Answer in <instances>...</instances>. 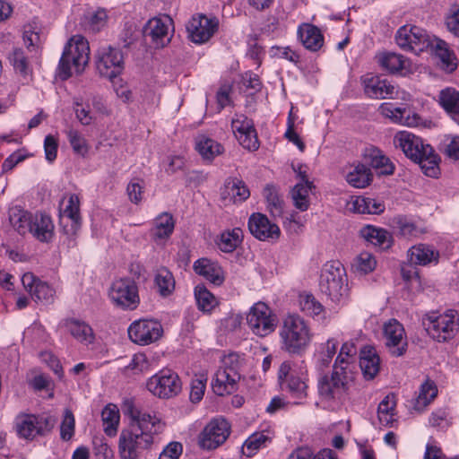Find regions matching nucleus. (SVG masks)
Returning <instances> with one entry per match:
<instances>
[{
  "instance_id": "nucleus-35",
  "label": "nucleus",
  "mask_w": 459,
  "mask_h": 459,
  "mask_svg": "<svg viewBox=\"0 0 459 459\" xmlns=\"http://www.w3.org/2000/svg\"><path fill=\"white\" fill-rule=\"evenodd\" d=\"M33 214L14 206L9 210V221L15 231L20 235H25L31 230L30 224Z\"/></svg>"
},
{
  "instance_id": "nucleus-54",
  "label": "nucleus",
  "mask_w": 459,
  "mask_h": 459,
  "mask_svg": "<svg viewBox=\"0 0 459 459\" xmlns=\"http://www.w3.org/2000/svg\"><path fill=\"white\" fill-rule=\"evenodd\" d=\"M66 134L73 151L84 157L89 152V145L84 136L78 130L73 128L69 129Z\"/></svg>"
},
{
  "instance_id": "nucleus-37",
  "label": "nucleus",
  "mask_w": 459,
  "mask_h": 459,
  "mask_svg": "<svg viewBox=\"0 0 459 459\" xmlns=\"http://www.w3.org/2000/svg\"><path fill=\"white\" fill-rule=\"evenodd\" d=\"M314 187L312 182L307 183H297L290 190V196L293 201L294 206L301 211L305 212L309 208V192Z\"/></svg>"
},
{
  "instance_id": "nucleus-39",
  "label": "nucleus",
  "mask_w": 459,
  "mask_h": 459,
  "mask_svg": "<svg viewBox=\"0 0 459 459\" xmlns=\"http://www.w3.org/2000/svg\"><path fill=\"white\" fill-rule=\"evenodd\" d=\"M394 221L399 234L405 238H419L426 232L420 223L405 216H398Z\"/></svg>"
},
{
  "instance_id": "nucleus-16",
  "label": "nucleus",
  "mask_w": 459,
  "mask_h": 459,
  "mask_svg": "<svg viewBox=\"0 0 459 459\" xmlns=\"http://www.w3.org/2000/svg\"><path fill=\"white\" fill-rule=\"evenodd\" d=\"M162 332L161 325L155 320H137L128 327L129 338L140 345H148L156 342L162 335Z\"/></svg>"
},
{
  "instance_id": "nucleus-21",
  "label": "nucleus",
  "mask_w": 459,
  "mask_h": 459,
  "mask_svg": "<svg viewBox=\"0 0 459 459\" xmlns=\"http://www.w3.org/2000/svg\"><path fill=\"white\" fill-rule=\"evenodd\" d=\"M171 20L169 17L152 18L144 27L143 33L156 48H162L170 41L169 33Z\"/></svg>"
},
{
  "instance_id": "nucleus-5",
  "label": "nucleus",
  "mask_w": 459,
  "mask_h": 459,
  "mask_svg": "<svg viewBox=\"0 0 459 459\" xmlns=\"http://www.w3.org/2000/svg\"><path fill=\"white\" fill-rule=\"evenodd\" d=\"M90 47L81 35L73 36L65 47L58 65V76L68 79L73 73L81 74L88 65Z\"/></svg>"
},
{
  "instance_id": "nucleus-7",
  "label": "nucleus",
  "mask_w": 459,
  "mask_h": 459,
  "mask_svg": "<svg viewBox=\"0 0 459 459\" xmlns=\"http://www.w3.org/2000/svg\"><path fill=\"white\" fill-rule=\"evenodd\" d=\"M146 388L154 396L169 399L181 392L182 382L176 372L170 369H162L147 380Z\"/></svg>"
},
{
  "instance_id": "nucleus-52",
  "label": "nucleus",
  "mask_w": 459,
  "mask_h": 459,
  "mask_svg": "<svg viewBox=\"0 0 459 459\" xmlns=\"http://www.w3.org/2000/svg\"><path fill=\"white\" fill-rule=\"evenodd\" d=\"M8 58L14 70L22 76H27L30 73L28 57L22 48H14Z\"/></svg>"
},
{
  "instance_id": "nucleus-38",
  "label": "nucleus",
  "mask_w": 459,
  "mask_h": 459,
  "mask_svg": "<svg viewBox=\"0 0 459 459\" xmlns=\"http://www.w3.org/2000/svg\"><path fill=\"white\" fill-rule=\"evenodd\" d=\"M437 387L434 381L427 379L423 382L419 389V393L414 399L413 406L417 411L423 410L437 396Z\"/></svg>"
},
{
  "instance_id": "nucleus-22",
  "label": "nucleus",
  "mask_w": 459,
  "mask_h": 459,
  "mask_svg": "<svg viewBox=\"0 0 459 459\" xmlns=\"http://www.w3.org/2000/svg\"><path fill=\"white\" fill-rule=\"evenodd\" d=\"M378 62L380 66L391 74L406 76L411 73V64L409 58L394 52L383 53Z\"/></svg>"
},
{
  "instance_id": "nucleus-57",
  "label": "nucleus",
  "mask_w": 459,
  "mask_h": 459,
  "mask_svg": "<svg viewBox=\"0 0 459 459\" xmlns=\"http://www.w3.org/2000/svg\"><path fill=\"white\" fill-rule=\"evenodd\" d=\"M377 265L374 255L368 252H361L354 260L352 266L358 273L367 274L371 273Z\"/></svg>"
},
{
  "instance_id": "nucleus-50",
  "label": "nucleus",
  "mask_w": 459,
  "mask_h": 459,
  "mask_svg": "<svg viewBox=\"0 0 459 459\" xmlns=\"http://www.w3.org/2000/svg\"><path fill=\"white\" fill-rule=\"evenodd\" d=\"M195 297L198 308L204 312H211L217 305L216 298L204 286L195 287Z\"/></svg>"
},
{
  "instance_id": "nucleus-18",
  "label": "nucleus",
  "mask_w": 459,
  "mask_h": 459,
  "mask_svg": "<svg viewBox=\"0 0 459 459\" xmlns=\"http://www.w3.org/2000/svg\"><path fill=\"white\" fill-rule=\"evenodd\" d=\"M278 381L281 389L288 390L294 397L306 396L307 388L306 376L302 372L300 375H295L290 361H283L281 364L278 370Z\"/></svg>"
},
{
  "instance_id": "nucleus-40",
  "label": "nucleus",
  "mask_w": 459,
  "mask_h": 459,
  "mask_svg": "<svg viewBox=\"0 0 459 459\" xmlns=\"http://www.w3.org/2000/svg\"><path fill=\"white\" fill-rule=\"evenodd\" d=\"M104 432L108 437H114L117 432L120 420V414L117 405L109 403L101 412Z\"/></svg>"
},
{
  "instance_id": "nucleus-61",
  "label": "nucleus",
  "mask_w": 459,
  "mask_h": 459,
  "mask_svg": "<svg viewBox=\"0 0 459 459\" xmlns=\"http://www.w3.org/2000/svg\"><path fill=\"white\" fill-rule=\"evenodd\" d=\"M75 420L73 412L66 409L60 426V436L63 440H70L74 433Z\"/></svg>"
},
{
  "instance_id": "nucleus-58",
  "label": "nucleus",
  "mask_w": 459,
  "mask_h": 459,
  "mask_svg": "<svg viewBox=\"0 0 459 459\" xmlns=\"http://www.w3.org/2000/svg\"><path fill=\"white\" fill-rule=\"evenodd\" d=\"M55 290L47 282L38 281L33 292L30 294L35 300L49 304L54 301Z\"/></svg>"
},
{
  "instance_id": "nucleus-59",
  "label": "nucleus",
  "mask_w": 459,
  "mask_h": 459,
  "mask_svg": "<svg viewBox=\"0 0 459 459\" xmlns=\"http://www.w3.org/2000/svg\"><path fill=\"white\" fill-rule=\"evenodd\" d=\"M243 316L240 314H229L219 322L218 329L222 334H229L240 328Z\"/></svg>"
},
{
  "instance_id": "nucleus-8",
  "label": "nucleus",
  "mask_w": 459,
  "mask_h": 459,
  "mask_svg": "<svg viewBox=\"0 0 459 459\" xmlns=\"http://www.w3.org/2000/svg\"><path fill=\"white\" fill-rule=\"evenodd\" d=\"M221 363V367L216 371L212 381V391L220 396L233 393L236 390L237 380L239 378L237 355L230 354L224 357Z\"/></svg>"
},
{
  "instance_id": "nucleus-31",
  "label": "nucleus",
  "mask_w": 459,
  "mask_h": 459,
  "mask_svg": "<svg viewBox=\"0 0 459 459\" xmlns=\"http://www.w3.org/2000/svg\"><path fill=\"white\" fill-rule=\"evenodd\" d=\"M359 235L367 242L381 249H387L392 245V236L382 228L367 225L359 230Z\"/></svg>"
},
{
  "instance_id": "nucleus-1",
  "label": "nucleus",
  "mask_w": 459,
  "mask_h": 459,
  "mask_svg": "<svg viewBox=\"0 0 459 459\" xmlns=\"http://www.w3.org/2000/svg\"><path fill=\"white\" fill-rule=\"evenodd\" d=\"M124 414L128 424L118 438L120 459H141L145 450L152 448L157 437L163 433L166 423L156 413L146 411L132 401H126Z\"/></svg>"
},
{
  "instance_id": "nucleus-62",
  "label": "nucleus",
  "mask_w": 459,
  "mask_h": 459,
  "mask_svg": "<svg viewBox=\"0 0 459 459\" xmlns=\"http://www.w3.org/2000/svg\"><path fill=\"white\" fill-rule=\"evenodd\" d=\"M258 84V78L255 74L247 72L242 77V90L246 93L247 98L255 102V86Z\"/></svg>"
},
{
  "instance_id": "nucleus-51",
  "label": "nucleus",
  "mask_w": 459,
  "mask_h": 459,
  "mask_svg": "<svg viewBox=\"0 0 459 459\" xmlns=\"http://www.w3.org/2000/svg\"><path fill=\"white\" fill-rule=\"evenodd\" d=\"M63 216L69 219L72 222V228L75 230L81 222L80 216V200L78 195L73 194L69 196L67 204L63 210Z\"/></svg>"
},
{
  "instance_id": "nucleus-36",
  "label": "nucleus",
  "mask_w": 459,
  "mask_h": 459,
  "mask_svg": "<svg viewBox=\"0 0 459 459\" xmlns=\"http://www.w3.org/2000/svg\"><path fill=\"white\" fill-rule=\"evenodd\" d=\"M195 149L205 160H212L223 152V147L215 140L204 134L195 138Z\"/></svg>"
},
{
  "instance_id": "nucleus-45",
  "label": "nucleus",
  "mask_w": 459,
  "mask_h": 459,
  "mask_svg": "<svg viewBox=\"0 0 459 459\" xmlns=\"http://www.w3.org/2000/svg\"><path fill=\"white\" fill-rule=\"evenodd\" d=\"M352 210L358 213L379 214L384 212L385 205L374 198L358 196L352 202Z\"/></svg>"
},
{
  "instance_id": "nucleus-2",
  "label": "nucleus",
  "mask_w": 459,
  "mask_h": 459,
  "mask_svg": "<svg viewBox=\"0 0 459 459\" xmlns=\"http://www.w3.org/2000/svg\"><path fill=\"white\" fill-rule=\"evenodd\" d=\"M394 144L408 159L419 164L426 176L437 177L440 159L432 146L422 138L409 131H400L394 137Z\"/></svg>"
},
{
  "instance_id": "nucleus-27",
  "label": "nucleus",
  "mask_w": 459,
  "mask_h": 459,
  "mask_svg": "<svg viewBox=\"0 0 459 459\" xmlns=\"http://www.w3.org/2000/svg\"><path fill=\"white\" fill-rule=\"evenodd\" d=\"M194 271L214 285H221L224 281L223 271L215 262L200 258L194 263Z\"/></svg>"
},
{
  "instance_id": "nucleus-14",
  "label": "nucleus",
  "mask_w": 459,
  "mask_h": 459,
  "mask_svg": "<svg viewBox=\"0 0 459 459\" xmlns=\"http://www.w3.org/2000/svg\"><path fill=\"white\" fill-rule=\"evenodd\" d=\"M383 335L385 344L394 357L403 356L408 347L407 336L403 325L396 319H389L384 324Z\"/></svg>"
},
{
  "instance_id": "nucleus-4",
  "label": "nucleus",
  "mask_w": 459,
  "mask_h": 459,
  "mask_svg": "<svg viewBox=\"0 0 459 459\" xmlns=\"http://www.w3.org/2000/svg\"><path fill=\"white\" fill-rule=\"evenodd\" d=\"M319 289L333 304L344 306L349 300L348 279L344 266L338 260L325 264L319 281Z\"/></svg>"
},
{
  "instance_id": "nucleus-64",
  "label": "nucleus",
  "mask_w": 459,
  "mask_h": 459,
  "mask_svg": "<svg viewBox=\"0 0 459 459\" xmlns=\"http://www.w3.org/2000/svg\"><path fill=\"white\" fill-rule=\"evenodd\" d=\"M183 446L179 442H170L160 454L158 459H178Z\"/></svg>"
},
{
  "instance_id": "nucleus-26",
  "label": "nucleus",
  "mask_w": 459,
  "mask_h": 459,
  "mask_svg": "<svg viewBox=\"0 0 459 459\" xmlns=\"http://www.w3.org/2000/svg\"><path fill=\"white\" fill-rule=\"evenodd\" d=\"M30 233L40 242H48L53 237L54 224L50 216L45 213H35L32 216Z\"/></svg>"
},
{
  "instance_id": "nucleus-32",
  "label": "nucleus",
  "mask_w": 459,
  "mask_h": 459,
  "mask_svg": "<svg viewBox=\"0 0 459 459\" xmlns=\"http://www.w3.org/2000/svg\"><path fill=\"white\" fill-rule=\"evenodd\" d=\"M407 256L411 264L415 265H427L431 262L437 263L439 254L429 245L418 244L408 250Z\"/></svg>"
},
{
  "instance_id": "nucleus-20",
  "label": "nucleus",
  "mask_w": 459,
  "mask_h": 459,
  "mask_svg": "<svg viewBox=\"0 0 459 459\" xmlns=\"http://www.w3.org/2000/svg\"><path fill=\"white\" fill-rule=\"evenodd\" d=\"M365 94L370 99L384 100L398 97V87L380 76L367 74L362 77Z\"/></svg>"
},
{
  "instance_id": "nucleus-49",
  "label": "nucleus",
  "mask_w": 459,
  "mask_h": 459,
  "mask_svg": "<svg viewBox=\"0 0 459 459\" xmlns=\"http://www.w3.org/2000/svg\"><path fill=\"white\" fill-rule=\"evenodd\" d=\"M107 13L104 9L89 12L84 15L82 24L85 30L92 32L100 31L107 23Z\"/></svg>"
},
{
  "instance_id": "nucleus-13",
  "label": "nucleus",
  "mask_w": 459,
  "mask_h": 459,
  "mask_svg": "<svg viewBox=\"0 0 459 459\" xmlns=\"http://www.w3.org/2000/svg\"><path fill=\"white\" fill-rule=\"evenodd\" d=\"M352 377L344 374L333 367L331 376L323 375L318 379V392L325 400L339 398L347 389L349 381Z\"/></svg>"
},
{
  "instance_id": "nucleus-25",
  "label": "nucleus",
  "mask_w": 459,
  "mask_h": 459,
  "mask_svg": "<svg viewBox=\"0 0 459 459\" xmlns=\"http://www.w3.org/2000/svg\"><path fill=\"white\" fill-rule=\"evenodd\" d=\"M62 325L82 344L89 345L95 341V334L91 326L84 321L66 318L62 321Z\"/></svg>"
},
{
  "instance_id": "nucleus-53",
  "label": "nucleus",
  "mask_w": 459,
  "mask_h": 459,
  "mask_svg": "<svg viewBox=\"0 0 459 459\" xmlns=\"http://www.w3.org/2000/svg\"><path fill=\"white\" fill-rule=\"evenodd\" d=\"M155 283L159 292L162 296L169 295L175 288V281L172 273L167 269H160L155 276Z\"/></svg>"
},
{
  "instance_id": "nucleus-24",
  "label": "nucleus",
  "mask_w": 459,
  "mask_h": 459,
  "mask_svg": "<svg viewBox=\"0 0 459 459\" xmlns=\"http://www.w3.org/2000/svg\"><path fill=\"white\" fill-rule=\"evenodd\" d=\"M250 195V192L244 181L238 178H229L221 188V196L227 203H242Z\"/></svg>"
},
{
  "instance_id": "nucleus-11",
  "label": "nucleus",
  "mask_w": 459,
  "mask_h": 459,
  "mask_svg": "<svg viewBox=\"0 0 459 459\" xmlns=\"http://www.w3.org/2000/svg\"><path fill=\"white\" fill-rule=\"evenodd\" d=\"M396 44L403 50L416 55L427 50L432 45L431 37L420 27L404 25L395 34Z\"/></svg>"
},
{
  "instance_id": "nucleus-33",
  "label": "nucleus",
  "mask_w": 459,
  "mask_h": 459,
  "mask_svg": "<svg viewBox=\"0 0 459 459\" xmlns=\"http://www.w3.org/2000/svg\"><path fill=\"white\" fill-rule=\"evenodd\" d=\"M438 102L446 114L459 126V91L446 88L439 92Z\"/></svg>"
},
{
  "instance_id": "nucleus-63",
  "label": "nucleus",
  "mask_w": 459,
  "mask_h": 459,
  "mask_svg": "<svg viewBox=\"0 0 459 459\" xmlns=\"http://www.w3.org/2000/svg\"><path fill=\"white\" fill-rule=\"evenodd\" d=\"M381 114L391 118L393 121L402 123L405 108H395L391 103H382L379 107Z\"/></svg>"
},
{
  "instance_id": "nucleus-46",
  "label": "nucleus",
  "mask_w": 459,
  "mask_h": 459,
  "mask_svg": "<svg viewBox=\"0 0 459 459\" xmlns=\"http://www.w3.org/2000/svg\"><path fill=\"white\" fill-rule=\"evenodd\" d=\"M174 230L173 218L169 213H163L156 218L155 226L152 230V238L157 239H164L170 236Z\"/></svg>"
},
{
  "instance_id": "nucleus-42",
  "label": "nucleus",
  "mask_w": 459,
  "mask_h": 459,
  "mask_svg": "<svg viewBox=\"0 0 459 459\" xmlns=\"http://www.w3.org/2000/svg\"><path fill=\"white\" fill-rule=\"evenodd\" d=\"M370 165L381 175H392L394 172V165L388 157L377 148H371L368 154Z\"/></svg>"
},
{
  "instance_id": "nucleus-29",
  "label": "nucleus",
  "mask_w": 459,
  "mask_h": 459,
  "mask_svg": "<svg viewBox=\"0 0 459 459\" xmlns=\"http://www.w3.org/2000/svg\"><path fill=\"white\" fill-rule=\"evenodd\" d=\"M298 37L303 46L313 52L319 50L324 45V36L315 25L304 23L298 29Z\"/></svg>"
},
{
  "instance_id": "nucleus-28",
  "label": "nucleus",
  "mask_w": 459,
  "mask_h": 459,
  "mask_svg": "<svg viewBox=\"0 0 459 459\" xmlns=\"http://www.w3.org/2000/svg\"><path fill=\"white\" fill-rule=\"evenodd\" d=\"M359 367L366 379H373L380 368V359L372 346H365L359 351Z\"/></svg>"
},
{
  "instance_id": "nucleus-48",
  "label": "nucleus",
  "mask_w": 459,
  "mask_h": 459,
  "mask_svg": "<svg viewBox=\"0 0 459 459\" xmlns=\"http://www.w3.org/2000/svg\"><path fill=\"white\" fill-rule=\"evenodd\" d=\"M242 239V230L239 228L221 233L217 245L222 252L230 253L237 248Z\"/></svg>"
},
{
  "instance_id": "nucleus-9",
  "label": "nucleus",
  "mask_w": 459,
  "mask_h": 459,
  "mask_svg": "<svg viewBox=\"0 0 459 459\" xmlns=\"http://www.w3.org/2000/svg\"><path fill=\"white\" fill-rule=\"evenodd\" d=\"M95 63L101 77L112 81L124 70V56L122 52L110 45L100 47L95 54Z\"/></svg>"
},
{
  "instance_id": "nucleus-56",
  "label": "nucleus",
  "mask_w": 459,
  "mask_h": 459,
  "mask_svg": "<svg viewBox=\"0 0 459 459\" xmlns=\"http://www.w3.org/2000/svg\"><path fill=\"white\" fill-rule=\"evenodd\" d=\"M299 305L305 314L313 317L319 316L324 311L323 305L312 294L301 295Z\"/></svg>"
},
{
  "instance_id": "nucleus-55",
  "label": "nucleus",
  "mask_w": 459,
  "mask_h": 459,
  "mask_svg": "<svg viewBox=\"0 0 459 459\" xmlns=\"http://www.w3.org/2000/svg\"><path fill=\"white\" fill-rule=\"evenodd\" d=\"M281 236V230L275 223H272L268 218L260 213V240H277Z\"/></svg>"
},
{
  "instance_id": "nucleus-19",
  "label": "nucleus",
  "mask_w": 459,
  "mask_h": 459,
  "mask_svg": "<svg viewBox=\"0 0 459 459\" xmlns=\"http://www.w3.org/2000/svg\"><path fill=\"white\" fill-rule=\"evenodd\" d=\"M218 27L219 20L217 18L199 14L189 21L186 29L191 40L202 44L212 37Z\"/></svg>"
},
{
  "instance_id": "nucleus-23",
  "label": "nucleus",
  "mask_w": 459,
  "mask_h": 459,
  "mask_svg": "<svg viewBox=\"0 0 459 459\" xmlns=\"http://www.w3.org/2000/svg\"><path fill=\"white\" fill-rule=\"evenodd\" d=\"M358 359V348L353 341L342 343L334 360L333 368L344 371V374L352 377L353 369Z\"/></svg>"
},
{
  "instance_id": "nucleus-15",
  "label": "nucleus",
  "mask_w": 459,
  "mask_h": 459,
  "mask_svg": "<svg viewBox=\"0 0 459 459\" xmlns=\"http://www.w3.org/2000/svg\"><path fill=\"white\" fill-rule=\"evenodd\" d=\"M230 426L224 419L211 420L199 436V445L204 449H215L223 444L230 435Z\"/></svg>"
},
{
  "instance_id": "nucleus-43",
  "label": "nucleus",
  "mask_w": 459,
  "mask_h": 459,
  "mask_svg": "<svg viewBox=\"0 0 459 459\" xmlns=\"http://www.w3.org/2000/svg\"><path fill=\"white\" fill-rule=\"evenodd\" d=\"M278 323L277 315L265 303L260 301V336L274 332Z\"/></svg>"
},
{
  "instance_id": "nucleus-17",
  "label": "nucleus",
  "mask_w": 459,
  "mask_h": 459,
  "mask_svg": "<svg viewBox=\"0 0 459 459\" xmlns=\"http://www.w3.org/2000/svg\"><path fill=\"white\" fill-rule=\"evenodd\" d=\"M231 128L244 149L249 152L258 149V137L253 120L244 115H237L231 121Z\"/></svg>"
},
{
  "instance_id": "nucleus-34",
  "label": "nucleus",
  "mask_w": 459,
  "mask_h": 459,
  "mask_svg": "<svg viewBox=\"0 0 459 459\" xmlns=\"http://www.w3.org/2000/svg\"><path fill=\"white\" fill-rule=\"evenodd\" d=\"M432 45L429 46L435 55L439 58L442 66L449 71H454L457 66L455 54L449 50L447 44L439 39L431 38Z\"/></svg>"
},
{
  "instance_id": "nucleus-6",
  "label": "nucleus",
  "mask_w": 459,
  "mask_h": 459,
  "mask_svg": "<svg viewBox=\"0 0 459 459\" xmlns=\"http://www.w3.org/2000/svg\"><path fill=\"white\" fill-rule=\"evenodd\" d=\"M426 330L429 335L438 342H447L459 333V315L456 310L448 309L440 315L428 318Z\"/></svg>"
},
{
  "instance_id": "nucleus-3",
  "label": "nucleus",
  "mask_w": 459,
  "mask_h": 459,
  "mask_svg": "<svg viewBox=\"0 0 459 459\" xmlns=\"http://www.w3.org/2000/svg\"><path fill=\"white\" fill-rule=\"evenodd\" d=\"M279 334L281 349L293 355L303 354L313 339L308 324L297 314H289L284 317Z\"/></svg>"
},
{
  "instance_id": "nucleus-41",
  "label": "nucleus",
  "mask_w": 459,
  "mask_h": 459,
  "mask_svg": "<svg viewBox=\"0 0 459 459\" xmlns=\"http://www.w3.org/2000/svg\"><path fill=\"white\" fill-rule=\"evenodd\" d=\"M396 402L393 394L386 395L378 404L377 417L380 424L385 427H392L394 420Z\"/></svg>"
},
{
  "instance_id": "nucleus-60",
  "label": "nucleus",
  "mask_w": 459,
  "mask_h": 459,
  "mask_svg": "<svg viewBox=\"0 0 459 459\" xmlns=\"http://www.w3.org/2000/svg\"><path fill=\"white\" fill-rule=\"evenodd\" d=\"M207 379V375L204 373L196 375L195 377L192 379L190 388V400L193 403H198L203 399Z\"/></svg>"
},
{
  "instance_id": "nucleus-10",
  "label": "nucleus",
  "mask_w": 459,
  "mask_h": 459,
  "mask_svg": "<svg viewBox=\"0 0 459 459\" xmlns=\"http://www.w3.org/2000/svg\"><path fill=\"white\" fill-rule=\"evenodd\" d=\"M17 435L24 439L32 440L37 436H44L54 427L51 417L36 414H19L15 418Z\"/></svg>"
},
{
  "instance_id": "nucleus-47",
  "label": "nucleus",
  "mask_w": 459,
  "mask_h": 459,
  "mask_svg": "<svg viewBox=\"0 0 459 459\" xmlns=\"http://www.w3.org/2000/svg\"><path fill=\"white\" fill-rule=\"evenodd\" d=\"M264 195L271 214L273 217L281 216L283 211V201L279 195L278 187L274 185H267L264 189Z\"/></svg>"
},
{
  "instance_id": "nucleus-30",
  "label": "nucleus",
  "mask_w": 459,
  "mask_h": 459,
  "mask_svg": "<svg viewBox=\"0 0 459 459\" xmlns=\"http://www.w3.org/2000/svg\"><path fill=\"white\" fill-rule=\"evenodd\" d=\"M339 342L335 338H329L326 342L320 343L314 354L315 367L318 371H323L332 362L336 354Z\"/></svg>"
},
{
  "instance_id": "nucleus-12",
  "label": "nucleus",
  "mask_w": 459,
  "mask_h": 459,
  "mask_svg": "<svg viewBox=\"0 0 459 459\" xmlns=\"http://www.w3.org/2000/svg\"><path fill=\"white\" fill-rule=\"evenodd\" d=\"M109 298L114 304L122 308L134 309L139 304L137 286L128 278H122L112 283Z\"/></svg>"
},
{
  "instance_id": "nucleus-44",
  "label": "nucleus",
  "mask_w": 459,
  "mask_h": 459,
  "mask_svg": "<svg viewBox=\"0 0 459 459\" xmlns=\"http://www.w3.org/2000/svg\"><path fill=\"white\" fill-rule=\"evenodd\" d=\"M347 182L357 188H364L372 180L370 169L364 164H358L346 176Z\"/></svg>"
}]
</instances>
